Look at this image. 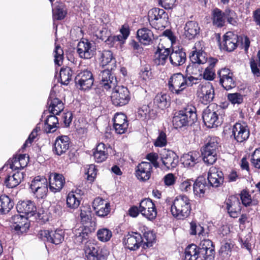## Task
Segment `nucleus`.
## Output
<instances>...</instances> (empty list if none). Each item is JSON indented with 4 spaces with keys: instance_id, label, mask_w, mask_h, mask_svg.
<instances>
[{
    "instance_id": "obj_1",
    "label": "nucleus",
    "mask_w": 260,
    "mask_h": 260,
    "mask_svg": "<svg viewBox=\"0 0 260 260\" xmlns=\"http://www.w3.org/2000/svg\"><path fill=\"white\" fill-rule=\"evenodd\" d=\"M214 247L209 239H203L200 247L189 245L185 249L184 260H214Z\"/></svg>"
},
{
    "instance_id": "obj_2",
    "label": "nucleus",
    "mask_w": 260,
    "mask_h": 260,
    "mask_svg": "<svg viewBox=\"0 0 260 260\" xmlns=\"http://www.w3.org/2000/svg\"><path fill=\"white\" fill-rule=\"evenodd\" d=\"M197 120L196 108L187 105L175 113L172 122L175 128H181L192 125Z\"/></svg>"
},
{
    "instance_id": "obj_3",
    "label": "nucleus",
    "mask_w": 260,
    "mask_h": 260,
    "mask_svg": "<svg viewBox=\"0 0 260 260\" xmlns=\"http://www.w3.org/2000/svg\"><path fill=\"white\" fill-rule=\"evenodd\" d=\"M190 202L186 196L176 197L171 206V212L173 216L178 220H184L187 218L191 210Z\"/></svg>"
},
{
    "instance_id": "obj_4",
    "label": "nucleus",
    "mask_w": 260,
    "mask_h": 260,
    "mask_svg": "<svg viewBox=\"0 0 260 260\" xmlns=\"http://www.w3.org/2000/svg\"><path fill=\"white\" fill-rule=\"evenodd\" d=\"M223 109L220 106H208L203 112L204 124L208 128L217 127L222 122Z\"/></svg>"
},
{
    "instance_id": "obj_5",
    "label": "nucleus",
    "mask_w": 260,
    "mask_h": 260,
    "mask_svg": "<svg viewBox=\"0 0 260 260\" xmlns=\"http://www.w3.org/2000/svg\"><path fill=\"white\" fill-rule=\"evenodd\" d=\"M219 138L209 137L203 147V160L208 165H213L217 160V152L219 147Z\"/></svg>"
},
{
    "instance_id": "obj_6",
    "label": "nucleus",
    "mask_w": 260,
    "mask_h": 260,
    "mask_svg": "<svg viewBox=\"0 0 260 260\" xmlns=\"http://www.w3.org/2000/svg\"><path fill=\"white\" fill-rule=\"evenodd\" d=\"M167 85L170 92L177 95L183 94L188 87L185 75L180 72L172 74L168 79Z\"/></svg>"
},
{
    "instance_id": "obj_7",
    "label": "nucleus",
    "mask_w": 260,
    "mask_h": 260,
    "mask_svg": "<svg viewBox=\"0 0 260 260\" xmlns=\"http://www.w3.org/2000/svg\"><path fill=\"white\" fill-rule=\"evenodd\" d=\"M148 21L151 26L155 29L165 27L169 19L165 11L158 8H153L148 13Z\"/></svg>"
},
{
    "instance_id": "obj_8",
    "label": "nucleus",
    "mask_w": 260,
    "mask_h": 260,
    "mask_svg": "<svg viewBox=\"0 0 260 260\" xmlns=\"http://www.w3.org/2000/svg\"><path fill=\"white\" fill-rule=\"evenodd\" d=\"M113 89L111 99L112 104L115 106H123L127 104L131 100L128 89L123 85L117 84Z\"/></svg>"
},
{
    "instance_id": "obj_9",
    "label": "nucleus",
    "mask_w": 260,
    "mask_h": 260,
    "mask_svg": "<svg viewBox=\"0 0 260 260\" xmlns=\"http://www.w3.org/2000/svg\"><path fill=\"white\" fill-rule=\"evenodd\" d=\"M94 81L93 74L88 70L81 71L75 78L76 87L82 91L90 89L93 85Z\"/></svg>"
},
{
    "instance_id": "obj_10",
    "label": "nucleus",
    "mask_w": 260,
    "mask_h": 260,
    "mask_svg": "<svg viewBox=\"0 0 260 260\" xmlns=\"http://www.w3.org/2000/svg\"><path fill=\"white\" fill-rule=\"evenodd\" d=\"M224 209L229 216L236 218L241 213L242 205L240 199L237 195H230L224 202Z\"/></svg>"
},
{
    "instance_id": "obj_11",
    "label": "nucleus",
    "mask_w": 260,
    "mask_h": 260,
    "mask_svg": "<svg viewBox=\"0 0 260 260\" xmlns=\"http://www.w3.org/2000/svg\"><path fill=\"white\" fill-rule=\"evenodd\" d=\"M160 160L162 163L161 167L166 170H172L179 163V156L173 151L164 149L160 153Z\"/></svg>"
},
{
    "instance_id": "obj_12",
    "label": "nucleus",
    "mask_w": 260,
    "mask_h": 260,
    "mask_svg": "<svg viewBox=\"0 0 260 260\" xmlns=\"http://www.w3.org/2000/svg\"><path fill=\"white\" fill-rule=\"evenodd\" d=\"M219 84L226 90L234 88L236 86V79L233 72L228 68H222L217 71Z\"/></svg>"
},
{
    "instance_id": "obj_13",
    "label": "nucleus",
    "mask_w": 260,
    "mask_h": 260,
    "mask_svg": "<svg viewBox=\"0 0 260 260\" xmlns=\"http://www.w3.org/2000/svg\"><path fill=\"white\" fill-rule=\"evenodd\" d=\"M197 95L200 102L205 105L212 102L215 97V89L210 82L200 84L197 91Z\"/></svg>"
},
{
    "instance_id": "obj_14",
    "label": "nucleus",
    "mask_w": 260,
    "mask_h": 260,
    "mask_svg": "<svg viewBox=\"0 0 260 260\" xmlns=\"http://www.w3.org/2000/svg\"><path fill=\"white\" fill-rule=\"evenodd\" d=\"M62 234V230L59 229H56L54 230H41L38 236L44 241H48L57 245L63 241Z\"/></svg>"
},
{
    "instance_id": "obj_15",
    "label": "nucleus",
    "mask_w": 260,
    "mask_h": 260,
    "mask_svg": "<svg viewBox=\"0 0 260 260\" xmlns=\"http://www.w3.org/2000/svg\"><path fill=\"white\" fill-rule=\"evenodd\" d=\"M114 68L111 67L101 72L99 74L100 84L103 89L109 90L117 84V79L113 75L111 71Z\"/></svg>"
},
{
    "instance_id": "obj_16",
    "label": "nucleus",
    "mask_w": 260,
    "mask_h": 260,
    "mask_svg": "<svg viewBox=\"0 0 260 260\" xmlns=\"http://www.w3.org/2000/svg\"><path fill=\"white\" fill-rule=\"evenodd\" d=\"M140 213L150 220H153L157 216V210L154 203L149 198L143 199L139 204Z\"/></svg>"
},
{
    "instance_id": "obj_17",
    "label": "nucleus",
    "mask_w": 260,
    "mask_h": 260,
    "mask_svg": "<svg viewBox=\"0 0 260 260\" xmlns=\"http://www.w3.org/2000/svg\"><path fill=\"white\" fill-rule=\"evenodd\" d=\"M238 143L246 141L249 137L250 131L245 122H236L232 127V135Z\"/></svg>"
},
{
    "instance_id": "obj_18",
    "label": "nucleus",
    "mask_w": 260,
    "mask_h": 260,
    "mask_svg": "<svg viewBox=\"0 0 260 260\" xmlns=\"http://www.w3.org/2000/svg\"><path fill=\"white\" fill-rule=\"evenodd\" d=\"M65 184L66 179L63 174L56 172L49 173L48 184L50 191L53 193L60 191Z\"/></svg>"
},
{
    "instance_id": "obj_19",
    "label": "nucleus",
    "mask_w": 260,
    "mask_h": 260,
    "mask_svg": "<svg viewBox=\"0 0 260 260\" xmlns=\"http://www.w3.org/2000/svg\"><path fill=\"white\" fill-rule=\"evenodd\" d=\"M153 173V168L150 163L142 161L135 168V176L140 181L146 182L151 178Z\"/></svg>"
},
{
    "instance_id": "obj_20",
    "label": "nucleus",
    "mask_w": 260,
    "mask_h": 260,
    "mask_svg": "<svg viewBox=\"0 0 260 260\" xmlns=\"http://www.w3.org/2000/svg\"><path fill=\"white\" fill-rule=\"evenodd\" d=\"M71 144V140L68 136H58L53 144V152L59 156L64 154L69 151Z\"/></svg>"
},
{
    "instance_id": "obj_21",
    "label": "nucleus",
    "mask_w": 260,
    "mask_h": 260,
    "mask_svg": "<svg viewBox=\"0 0 260 260\" xmlns=\"http://www.w3.org/2000/svg\"><path fill=\"white\" fill-rule=\"evenodd\" d=\"M113 121V128L117 134H123L127 132L129 121L126 115L122 113H117L115 114Z\"/></svg>"
},
{
    "instance_id": "obj_22",
    "label": "nucleus",
    "mask_w": 260,
    "mask_h": 260,
    "mask_svg": "<svg viewBox=\"0 0 260 260\" xmlns=\"http://www.w3.org/2000/svg\"><path fill=\"white\" fill-rule=\"evenodd\" d=\"M224 175L219 168L212 166L208 172V181L210 186L213 187H218L224 182Z\"/></svg>"
},
{
    "instance_id": "obj_23",
    "label": "nucleus",
    "mask_w": 260,
    "mask_h": 260,
    "mask_svg": "<svg viewBox=\"0 0 260 260\" xmlns=\"http://www.w3.org/2000/svg\"><path fill=\"white\" fill-rule=\"evenodd\" d=\"M170 62L174 67L183 66L187 60L185 50L183 48L171 49Z\"/></svg>"
},
{
    "instance_id": "obj_24",
    "label": "nucleus",
    "mask_w": 260,
    "mask_h": 260,
    "mask_svg": "<svg viewBox=\"0 0 260 260\" xmlns=\"http://www.w3.org/2000/svg\"><path fill=\"white\" fill-rule=\"evenodd\" d=\"M87 260H106L99 246L91 241H87L84 247Z\"/></svg>"
},
{
    "instance_id": "obj_25",
    "label": "nucleus",
    "mask_w": 260,
    "mask_h": 260,
    "mask_svg": "<svg viewBox=\"0 0 260 260\" xmlns=\"http://www.w3.org/2000/svg\"><path fill=\"white\" fill-rule=\"evenodd\" d=\"M239 36L232 31H228L224 35L223 41L220 45L223 50L232 52L237 48Z\"/></svg>"
},
{
    "instance_id": "obj_26",
    "label": "nucleus",
    "mask_w": 260,
    "mask_h": 260,
    "mask_svg": "<svg viewBox=\"0 0 260 260\" xmlns=\"http://www.w3.org/2000/svg\"><path fill=\"white\" fill-rule=\"evenodd\" d=\"M143 242L140 234L137 232L128 233L124 239L125 248L131 251H135L139 248Z\"/></svg>"
},
{
    "instance_id": "obj_27",
    "label": "nucleus",
    "mask_w": 260,
    "mask_h": 260,
    "mask_svg": "<svg viewBox=\"0 0 260 260\" xmlns=\"http://www.w3.org/2000/svg\"><path fill=\"white\" fill-rule=\"evenodd\" d=\"M171 48L158 45L154 53L153 61L156 66H164L170 58Z\"/></svg>"
},
{
    "instance_id": "obj_28",
    "label": "nucleus",
    "mask_w": 260,
    "mask_h": 260,
    "mask_svg": "<svg viewBox=\"0 0 260 260\" xmlns=\"http://www.w3.org/2000/svg\"><path fill=\"white\" fill-rule=\"evenodd\" d=\"M92 207L96 214L100 217L107 215L111 211L110 203L100 197L93 200Z\"/></svg>"
},
{
    "instance_id": "obj_29",
    "label": "nucleus",
    "mask_w": 260,
    "mask_h": 260,
    "mask_svg": "<svg viewBox=\"0 0 260 260\" xmlns=\"http://www.w3.org/2000/svg\"><path fill=\"white\" fill-rule=\"evenodd\" d=\"M16 209L18 213L30 217L34 216L37 212L35 203L30 200L19 201L17 204Z\"/></svg>"
},
{
    "instance_id": "obj_30",
    "label": "nucleus",
    "mask_w": 260,
    "mask_h": 260,
    "mask_svg": "<svg viewBox=\"0 0 260 260\" xmlns=\"http://www.w3.org/2000/svg\"><path fill=\"white\" fill-rule=\"evenodd\" d=\"M77 53L81 58L90 59L94 54V49L91 44L86 39L81 40L78 44Z\"/></svg>"
},
{
    "instance_id": "obj_31",
    "label": "nucleus",
    "mask_w": 260,
    "mask_h": 260,
    "mask_svg": "<svg viewBox=\"0 0 260 260\" xmlns=\"http://www.w3.org/2000/svg\"><path fill=\"white\" fill-rule=\"evenodd\" d=\"M137 38L139 42L144 46L151 45L154 39V34L151 30L146 27L138 29Z\"/></svg>"
},
{
    "instance_id": "obj_32",
    "label": "nucleus",
    "mask_w": 260,
    "mask_h": 260,
    "mask_svg": "<svg viewBox=\"0 0 260 260\" xmlns=\"http://www.w3.org/2000/svg\"><path fill=\"white\" fill-rule=\"evenodd\" d=\"M109 148L103 143H99L93 149V156L95 162L101 163L105 161L109 157Z\"/></svg>"
},
{
    "instance_id": "obj_33",
    "label": "nucleus",
    "mask_w": 260,
    "mask_h": 260,
    "mask_svg": "<svg viewBox=\"0 0 260 260\" xmlns=\"http://www.w3.org/2000/svg\"><path fill=\"white\" fill-rule=\"evenodd\" d=\"M184 29L185 38L189 40L195 39L201 31L198 23L195 21H187Z\"/></svg>"
},
{
    "instance_id": "obj_34",
    "label": "nucleus",
    "mask_w": 260,
    "mask_h": 260,
    "mask_svg": "<svg viewBox=\"0 0 260 260\" xmlns=\"http://www.w3.org/2000/svg\"><path fill=\"white\" fill-rule=\"evenodd\" d=\"M210 186L209 183H207L206 178L204 177H199L196 180L193 185V193L195 196L199 197H204L205 191Z\"/></svg>"
},
{
    "instance_id": "obj_35",
    "label": "nucleus",
    "mask_w": 260,
    "mask_h": 260,
    "mask_svg": "<svg viewBox=\"0 0 260 260\" xmlns=\"http://www.w3.org/2000/svg\"><path fill=\"white\" fill-rule=\"evenodd\" d=\"M47 104L49 105V111L53 114H59L64 109V104L62 101L54 97V95L50 94Z\"/></svg>"
},
{
    "instance_id": "obj_36",
    "label": "nucleus",
    "mask_w": 260,
    "mask_h": 260,
    "mask_svg": "<svg viewBox=\"0 0 260 260\" xmlns=\"http://www.w3.org/2000/svg\"><path fill=\"white\" fill-rule=\"evenodd\" d=\"M199 153L193 151L184 154L181 157V161L185 167L191 168L194 167L199 162Z\"/></svg>"
},
{
    "instance_id": "obj_37",
    "label": "nucleus",
    "mask_w": 260,
    "mask_h": 260,
    "mask_svg": "<svg viewBox=\"0 0 260 260\" xmlns=\"http://www.w3.org/2000/svg\"><path fill=\"white\" fill-rule=\"evenodd\" d=\"M56 115L50 113L47 116L43 127L44 131L46 133H53L59 127L58 118L55 116Z\"/></svg>"
},
{
    "instance_id": "obj_38",
    "label": "nucleus",
    "mask_w": 260,
    "mask_h": 260,
    "mask_svg": "<svg viewBox=\"0 0 260 260\" xmlns=\"http://www.w3.org/2000/svg\"><path fill=\"white\" fill-rule=\"evenodd\" d=\"M67 9L65 4L57 1L52 9V17L54 20H63L67 15Z\"/></svg>"
},
{
    "instance_id": "obj_39",
    "label": "nucleus",
    "mask_w": 260,
    "mask_h": 260,
    "mask_svg": "<svg viewBox=\"0 0 260 260\" xmlns=\"http://www.w3.org/2000/svg\"><path fill=\"white\" fill-rule=\"evenodd\" d=\"M211 20L213 25L217 28H221L225 25L224 12L219 8H216L212 11Z\"/></svg>"
},
{
    "instance_id": "obj_40",
    "label": "nucleus",
    "mask_w": 260,
    "mask_h": 260,
    "mask_svg": "<svg viewBox=\"0 0 260 260\" xmlns=\"http://www.w3.org/2000/svg\"><path fill=\"white\" fill-rule=\"evenodd\" d=\"M218 61V59L216 58L211 57L209 58V65L203 73L204 79L209 81H212L215 79L216 74L214 68Z\"/></svg>"
},
{
    "instance_id": "obj_41",
    "label": "nucleus",
    "mask_w": 260,
    "mask_h": 260,
    "mask_svg": "<svg viewBox=\"0 0 260 260\" xmlns=\"http://www.w3.org/2000/svg\"><path fill=\"white\" fill-rule=\"evenodd\" d=\"M13 201L7 195L0 196V214H8L14 206Z\"/></svg>"
},
{
    "instance_id": "obj_42",
    "label": "nucleus",
    "mask_w": 260,
    "mask_h": 260,
    "mask_svg": "<svg viewBox=\"0 0 260 260\" xmlns=\"http://www.w3.org/2000/svg\"><path fill=\"white\" fill-rule=\"evenodd\" d=\"M100 60L102 66H111L113 68L116 67L115 58L110 50H105L100 52Z\"/></svg>"
},
{
    "instance_id": "obj_43",
    "label": "nucleus",
    "mask_w": 260,
    "mask_h": 260,
    "mask_svg": "<svg viewBox=\"0 0 260 260\" xmlns=\"http://www.w3.org/2000/svg\"><path fill=\"white\" fill-rule=\"evenodd\" d=\"M81 199L79 194H75L73 191L70 192L66 199L67 207L70 209H77L80 204Z\"/></svg>"
},
{
    "instance_id": "obj_44",
    "label": "nucleus",
    "mask_w": 260,
    "mask_h": 260,
    "mask_svg": "<svg viewBox=\"0 0 260 260\" xmlns=\"http://www.w3.org/2000/svg\"><path fill=\"white\" fill-rule=\"evenodd\" d=\"M73 73V71L69 67L61 68L59 73L60 81L61 84L68 85L71 80Z\"/></svg>"
},
{
    "instance_id": "obj_45",
    "label": "nucleus",
    "mask_w": 260,
    "mask_h": 260,
    "mask_svg": "<svg viewBox=\"0 0 260 260\" xmlns=\"http://www.w3.org/2000/svg\"><path fill=\"white\" fill-rule=\"evenodd\" d=\"M169 97L166 93H157L154 99V104L162 110L167 108L169 105Z\"/></svg>"
},
{
    "instance_id": "obj_46",
    "label": "nucleus",
    "mask_w": 260,
    "mask_h": 260,
    "mask_svg": "<svg viewBox=\"0 0 260 260\" xmlns=\"http://www.w3.org/2000/svg\"><path fill=\"white\" fill-rule=\"evenodd\" d=\"M12 222L14 223V228H27L30 226V223L27 217L24 216L17 214L12 217Z\"/></svg>"
},
{
    "instance_id": "obj_47",
    "label": "nucleus",
    "mask_w": 260,
    "mask_h": 260,
    "mask_svg": "<svg viewBox=\"0 0 260 260\" xmlns=\"http://www.w3.org/2000/svg\"><path fill=\"white\" fill-rule=\"evenodd\" d=\"M73 232L76 242L81 243L88 238L90 231L89 229H74Z\"/></svg>"
},
{
    "instance_id": "obj_48",
    "label": "nucleus",
    "mask_w": 260,
    "mask_h": 260,
    "mask_svg": "<svg viewBox=\"0 0 260 260\" xmlns=\"http://www.w3.org/2000/svg\"><path fill=\"white\" fill-rule=\"evenodd\" d=\"M224 15L225 18V21L233 25L237 26L238 25V17L237 13L235 11L230 9L226 8L224 11Z\"/></svg>"
},
{
    "instance_id": "obj_49",
    "label": "nucleus",
    "mask_w": 260,
    "mask_h": 260,
    "mask_svg": "<svg viewBox=\"0 0 260 260\" xmlns=\"http://www.w3.org/2000/svg\"><path fill=\"white\" fill-rule=\"evenodd\" d=\"M80 216L81 217V222L82 224V228H94L96 226L95 218L92 219L91 217H89L87 215L85 211L81 210Z\"/></svg>"
},
{
    "instance_id": "obj_50",
    "label": "nucleus",
    "mask_w": 260,
    "mask_h": 260,
    "mask_svg": "<svg viewBox=\"0 0 260 260\" xmlns=\"http://www.w3.org/2000/svg\"><path fill=\"white\" fill-rule=\"evenodd\" d=\"M257 60L253 57L250 59L249 64L252 73L255 76L260 77V49L258 50L256 54Z\"/></svg>"
},
{
    "instance_id": "obj_51",
    "label": "nucleus",
    "mask_w": 260,
    "mask_h": 260,
    "mask_svg": "<svg viewBox=\"0 0 260 260\" xmlns=\"http://www.w3.org/2000/svg\"><path fill=\"white\" fill-rule=\"evenodd\" d=\"M142 238L143 241L144 242L143 247H149L152 246V243L155 241L156 235L152 231H145Z\"/></svg>"
},
{
    "instance_id": "obj_52",
    "label": "nucleus",
    "mask_w": 260,
    "mask_h": 260,
    "mask_svg": "<svg viewBox=\"0 0 260 260\" xmlns=\"http://www.w3.org/2000/svg\"><path fill=\"white\" fill-rule=\"evenodd\" d=\"M47 184H48L47 179L38 176L36 177L31 181L30 185V188L32 191H34Z\"/></svg>"
},
{
    "instance_id": "obj_53",
    "label": "nucleus",
    "mask_w": 260,
    "mask_h": 260,
    "mask_svg": "<svg viewBox=\"0 0 260 260\" xmlns=\"http://www.w3.org/2000/svg\"><path fill=\"white\" fill-rule=\"evenodd\" d=\"M240 197V201H241L242 204L245 207H247L251 205H255L257 203L252 204L251 195L249 192L246 190H242L239 194Z\"/></svg>"
},
{
    "instance_id": "obj_54",
    "label": "nucleus",
    "mask_w": 260,
    "mask_h": 260,
    "mask_svg": "<svg viewBox=\"0 0 260 260\" xmlns=\"http://www.w3.org/2000/svg\"><path fill=\"white\" fill-rule=\"evenodd\" d=\"M167 144V138L166 132L162 130L158 131V136L153 142L155 147H163Z\"/></svg>"
},
{
    "instance_id": "obj_55",
    "label": "nucleus",
    "mask_w": 260,
    "mask_h": 260,
    "mask_svg": "<svg viewBox=\"0 0 260 260\" xmlns=\"http://www.w3.org/2000/svg\"><path fill=\"white\" fill-rule=\"evenodd\" d=\"M54 57V63L58 66H61L63 62L64 58L63 51L59 45H56L55 50L53 51Z\"/></svg>"
},
{
    "instance_id": "obj_56",
    "label": "nucleus",
    "mask_w": 260,
    "mask_h": 260,
    "mask_svg": "<svg viewBox=\"0 0 260 260\" xmlns=\"http://www.w3.org/2000/svg\"><path fill=\"white\" fill-rule=\"evenodd\" d=\"M98 239L102 242H107L110 240L112 236V233L109 229H100L97 232Z\"/></svg>"
},
{
    "instance_id": "obj_57",
    "label": "nucleus",
    "mask_w": 260,
    "mask_h": 260,
    "mask_svg": "<svg viewBox=\"0 0 260 260\" xmlns=\"http://www.w3.org/2000/svg\"><path fill=\"white\" fill-rule=\"evenodd\" d=\"M250 162L255 169L260 170V147L256 148L252 153Z\"/></svg>"
},
{
    "instance_id": "obj_58",
    "label": "nucleus",
    "mask_w": 260,
    "mask_h": 260,
    "mask_svg": "<svg viewBox=\"0 0 260 260\" xmlns=\"http://www.w3.org/2000/svg\"><path fill=\"white\" fill-rule=\"evenodd\" d=\"M159 158V154L154 152L149 153L146 155V158L149 161V162L156 169L160 167L158 161Z\"/></svg>"
},
{
    "instance_id": "obj_59",
    "label": "nucleus",
    "mask_w": 260,
    "mask_h": 260,
    "mask_svg": "<svg viewBox=\"0 0 260 260\" xmlns=\"http://www.w3.org/2000/svg\"><path fill=\"white\" fill-rule=\"evenodd\" d=\"M227 99L233 105H240L243 102V96L239 92L229 93Z\"/></svg>"
},
{
    "instance_id": "obj_60",
    "label": "nucleus",
    "mask_w": 260,
    "mask_h": 260,
    "mask_svg": "<svg viewBox=\"0 0 260 260\" xmlns=\"http://www.w3.org/2000/svg\"><path fill=\"white\" fill-rule=\"evenodd\" d=\"M141 78L145 81L149 80L152 77L151 66L149 64H145L141 69L139 73Z\"/></svg>"
},
{
    "instance_id": "obj_61",
    "label": "nucleus",
    "mask_w": 260,
    "mask_h": 260,
    "mask_svg": "<svg viewBox=\"0 0 260 260\" xmlns=\"http://www.w3.org/2000/svg\"><path fill=\"white\" fill-rule=\"evenodd\" d=\"M104 42L110 48L116 47L119 44L120 45L123 44H121V40L118 35H113L112 34L107 38Z\"/></svg>"
},
{
    "instance_id": "obj_62",
    "label": "nucleus",
    "mask_w": 260,
    "mask_h": 260,
    "mask_svg": "<svg viewBox=\"0 0 260 260\" xmlns=\"http://www.w3.org/2000/svg\"><path fill=\"white\" fill-rule=\"evenodd\" d=\"M244 233L246 232H245L244 230H242V233L240 234L239 235L240 239L242 243V247L250 251L251 248V244L250 242L251 237V233L250 231H248L247 235L243 238V233Z\"/></svg>"
},
{
    "instance_id": "obj_63",
    "label": "nucleus",
    "mask_w": 260,
    "mask_h": 260,
    "mask_svg": "<svg viewBox=\"0 0 260 260\" xmlns=\"http://www.w3.org/2000/svg\"><path fill=\"white\" fill-rule=\"evenodd\" d=\"M98 170L94 165H90L85 174L87 175V180L90 182L94 181L97 174Z\"/></svg>"
},
{
    "instance_id": "obj_64",
    "label": "nucleus",
    "mask_w": 260,
    "mask_h": 260,
    "mask_svg": "<svg viewBox=\"0 0 260 260\" xmlns=\"http://www.w3.org/2000/svg\"><path fill=\"white\" fill-rule=\"evenodd\" d=\"M199 64L190 62L186 68L185 73L187 75H197L200 73Z\"/></svg>"
}]
</instances>
